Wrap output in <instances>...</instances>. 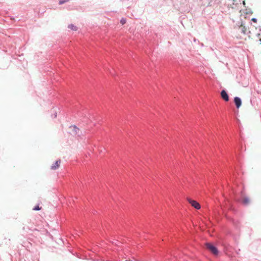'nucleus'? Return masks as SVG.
<instances>
[{
    "label": "nucleus",
    "mask_w": 261,
    "mask_h": 261,
    "mask_svg": "<svg viewBox=\"0 0 261 261\" xmlns=\"http://www.w3.org/2000/svg\"><path fill=\"white\" fill-rule=\"evenodd\" d=\"M238 31L239 32H241L242 33V34H249V37H252L253 35L251 32L250 31H249L248 32V30L247 29V28L245 27V25H244L243 24H241L240 25L239 27H238Z\"/></svg>",
    "instance_id": "1"
},
{
    "label": "nucleus",
    "mask_w": 261,
    "mask_h": 261,
    "mask_svg": "<svg viewBox=\"0 0 261 261\" xmlns=\"http://www.w3.org/2000/svg\"><path fill=\"white\" fill-rule=\"evenodd\" d=\"M206 248L214 254L217 255L218 254V250L216 247L213 246L212 244L210 243L206 244Z\"/></svg>",
    "instance_id": "2"
},
{
    "label": "nucleus",
    "mask_w": 261,
    "mask_h": 261,
    "mask_svg": "<svg viewBox=\"0 0 261 261\" xmlns=\"http://www.w3.org/2000/svg\"><path fill=\"white\" fill-rule=\"evenodd\" d=\"M187 200L189 203H190V204L195 208L197 210H199L200 208V205L196 201L192 200L189 198H187Z\"/></svg>",
    "instance_id": "3"
},
{
    "label": "nucleus",
    "mask_w": 261,
    "mask_h": 261,
    "mask_svg": "<svg viewBox=\"0 0 261 261\" xmlns=\"http://www.w3.org/2000/svg\"><path fill=\"white\" fill-rule=\"evenodd\" d=\"M60 164H61V160H57L56 161V162L50 166V169L53 170L57 169L58 168H59V167L60 166Z\"/></svg>",
    "instance_id": "4"
},
{
    "label": "nucleus",
    "mask_w": 261,
    "mask_h": 261,
    "mask_svg": "<svg viewBox=\"0 0 261 261\" xmlns=\"http://www.w3.org/2000/svg\"><path fill=\"white\" fill-rule=\"evenodd\" d=\"M70 129L71 130L70 133L72 135H76L80 131L79 128H77L76 126L73 125L70 127Z\"/></svg>",
    "instance_id": "5"
},
{
    "label": "nucleus",
    "mask_w": 261,
    "mask_h": 261,
    "mask_svg": "<svg viewBox=\"0 0 261 261\" xmlns=\"http://www.w3.org/2000/svg\"><path fill=\"white\" fill-rule=\"evenodd\" d=\"M234 102L235 103V105L236 106V107L239 109L242 105V101L240 98L238 97H236L234 98Z\"/></svg>",
    "instance_id": "6"
},
{
    "label": "nucleus",
    "mask_w": 261,
    "mask_h": 261,
    "mask_svg": "<svg viewBox=\"0 0 261 261\" xmlns=\"http://www.w3.org/2000/svg\"><path fill=\"white\" fill-rule=\"evenodd\" d=\"M222 98L225 101H228L229 100V96L227 92L225 90H222L221 93Z\"/></svg>",
    "instance_id": "7"
},
{
    "label": "nucleus",
    "mask_w": 261,
    "mask_h": 261,
    "mask_svg": "<svg viewBox=\"0 0 261 261\" xmlns=\"http://www.w3.org/2000/svg\"><path fill=\"white\" fill-rule=\"evenodd\" d=\"M242 201L244 204L247 205L250 203V200L248 197L245 196L243 197Z\"/></svg>",
    "instance_id": "8"
},
{
    "label": "nucleus",
    "mask_w": 261,
    "mask_h": 261,
    "mask_svg": "<svg viewBox=\"0 0 261 261\" xmlns=\"http://www.w3.org/2000/svg\"><path fill=\"white\" fill-rule=\"evenodd\" d=\"M41 204L42 203H38V204L36 205L34 207V210H35V211H39V210H42V206H41Z\"/></svg>",
    "instance_id": "9"
},
{
    "label": "nucleus",
    "mask_w": 261,
    "mask_h": 261,
    "mask_svg": "<svg viewBox=\"0 0 261 261\" xmlns=\"http://www.w3.org/2000/svg\"><path fill=\"white\" fill-rule=\"evenodd\" d=\"M68 28H69L71 30H72L73 31H76L77 29V27L72 24H69L68 25Z\"/></svg>",
    "instance_id": "10"
},
{
    "label": "nucleus",
    "mask_w": 261,
    "mask_h": 261,
    "mask_svg": "<svg viewBox=\"0 0 261 261\" xmlns=\"http://www.w3.org/2000/svg\"><path fill=\"white\" fill-rule=\"evenodd\" d=\"M120 22L122 24H124L126 23V19H122L121 20H120Z\"/></svg>",
    "instance_id": "11"
},
{
    "label": "nucleus",
    "mask_w": 261,
    "mask_h": 261,
    "mask_svg": "<svg viewBox=\"0 0 261 261\" xmlns=\"http://www.w3.org/2000/svg\"><path fill=\"white\" fill-rule=\"evenodd\" d=\"M251 21H253V22L254 23H256L257 22V19L256 18H252L251 19Z\"/></svg>",
    "instance_id": "12"
},
{
    "label": "nucleus",
    "mask_w": 261,
    "mask_h": 261,
    "mask_svg": "<svg viewBox=\"0 0 261 261\" xmlns=\"http://www.w3.org/2000/svg\"><path fill=\"white\" fill-rule=\"evenodd\" d=\"M258 37L259 40L260 41V43L261 44V36H260V35L258 34Z\"/></svg>",
    "instance_id": "13"
},
{
    "label": "nucleus",
    "mask_w": 261,
    "mask_h": 261,
    "mask_svg": "<svg viewBox=\"0 0 261 261\" xmlns=\"http://www.w3.org/2000/svg\"><path fill=\"white\" fill-rule=\"evenodd\" d=\"M252 26H253V27H255L256 29V27L255 25H252Z\"/></svg>",
    "instance_id": "14"
},
{
    "label": "nucleus",
    "mask_w": 261,
    "mask_h": 261,
    "mask_svg": "<svg viewBox=\"0 0 261 261\" xmlns=\"http://www.w3.org/2000/svg\"><path fill=\"white\" fill-rule=\"evenodd\" d=\"M243 4H244V5H245V2H244V1L243 2Z\"/></svg>",
    "instance_id": "15"
}]
</instances>
